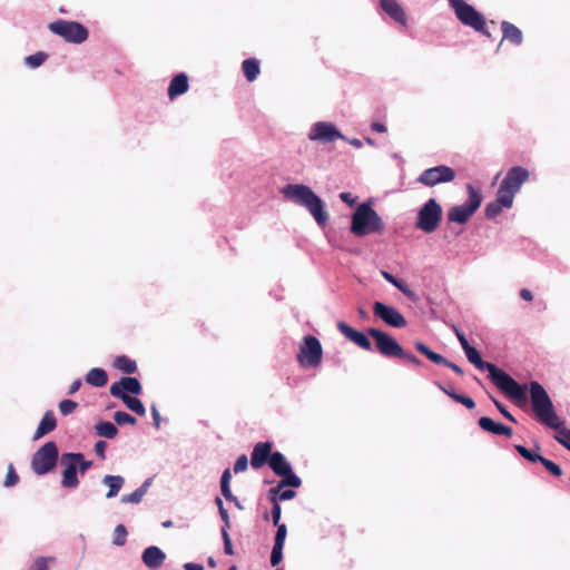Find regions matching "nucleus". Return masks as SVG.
<instances>
[{
    "instance_id": "14",
    "label": "nucleus",
    "mask_w": 570,
    "mask_h": 570,
    "mask_svg": "<svg viewBox=\"0 0 570 570\" xmlns=\"http://www.w3.org/2000/svg\"><path fill=\"white\" fill-rule=\"evenodd\" d=\"M75 452H65L60 456V464L63 468L61 472V485L66 489H76L79 485V468Z\"/></svg>"
},
{
    "instance_id": "33",
    "label": "nucleus",
    "mask_w": 570,
    "mask_h": 570,
    "mask_svg": "<svg viewBox=\"0 0 570 570\" xmlns=\"http://www.w3.org/2000/svg\"><path fill=\"white\" fill-rule=\"evenodd\" d=\"M95 433L101 438L114 439L118 434V429H117L116 424L112 422L99 421L95 425Z\"/></svg>"
},
{
    "instance_id": "27",
    "label": "nucleus",
    "mask_w": 570,
    "mask_h": 570,
    "mask_svg": "<svg viewBox=\"0 0 570 570\" xmlns=\"http://www.w3.org/2000/svg\"><path fill=\"white\" fill-rule=\"evenodd\" d=\"M153 483V478H147L139 488L129 494H124L120 499L122 503L138 504L142 501L144 495L147 493Z\"/></svg>"
},
{
    "instance_id": "21",
    "label": "nucleus",
    "mask_w": 570,
    "mask_h": 570,
    "mask_svg": "<svg viewBox=\"0 0 570 570\" xmlns=\"http://www.w3.org/2000/svg\"><path fill=\"white\" fill-rule=\"evenodd\" d=\"M165 560L166 553L157 546H149L141 553V561L149 569L161 567Z\"/></svg>"
},
{
    "instance_id": "57",
    "label": "nucleus",
    "mask_w": 570,
    "mask_h": 570,
    "mask_svg": "<svg viewBox=\"0 0 570 570\" xmlns=\"http://www.w3.org/2000/svg\"><path fill=\"white\" fill-rule=\"evenodd\" d=\"M287 485H281V481L274 488H271L268 490V499L272 502V504H275V502L279 503L278 494L281 493L283 488H286Z\"/></svg>"
},
{
    "instance_id": "16",
    "label": "nucleus",
    "mask_w": 570,
    "mask_h": 570,
    "mask_svg": "<svg viewBox=\"0 0 570 570\" xmlns=\"http://www.w3.org/2000/svg\"><path fill=\"white\" fill-rule=\"evenodd\" d=\"M374 315L380 317L386 325L402 328L406 326L404 316L393 306L385 305L381 302L373 304Z\"/></svg>"
},
{
    "instance_id": "50",
    "label": "nucleus",
    "mask_w": 570,
    "mask_h": 570,
    "mask_svg": "<svg viewBox=\"0 0 570 570\" xmlns=\"http://www.w3.org/2000/svg\"><path fill=\"white\" fill-rule=\"evenodd\" d=\"M430 360L435 364L450 367L452 371H454L459 375L464 374L463 370L458 364L451 362L449 358H430Z\"/></svg>"
},
{
    "instance_id": "20",
    "label": "nucleus",
    "mask_w": 570,
    "mask_h": 570,
    "mask_svg": "<svg viewBox=\"0 0 570 570\" xmlns=\"http://www.w3.org/2000/svg\"><path fill=\"white\" fill-rule=\"evenodd\" d=\"M478 425L484 432H488L493 435H503L507 438H511L513 434V431L510 426L501 422H495L490 416H481L478 420Z\"/></svg>"
},
{
    "instance_id": "18",
    "label": "nucleus",
    "mask_w": 570,
    "mask_h": 570,
    "mask_svg": "<svg viewBox=\"0 0 570 570\" xmlns=\"http://www.w3.org/2000/svg\"><path fill=\"white\" fill-rule=\"evenodd\" d=\"M273 443L269 441L258 442L253 448L250 454V465L253 469L258 470L265 464L269 465L274 452L272 451Z\"/></svg>"
},
{
    "instance_id": "40",
    "label": "nucleus",
    "mask_w": 570,
    "mask_h": 570,
    "mask_svg": "<svg viewBox=\"0 0 570 570\" xmlns=\"http://www.w3.org/2000/svg\"><path fill=\"white\" fill-rule=\"evenodd\" d=\"M450 397L454 402L460 403L463 406H465L468 410H473L475 407L474 400L471 396L466 395V394H459L456 392H452L450 394Z\"/></svg>"
},
{
    "instance_id": "59",
    "label": "nucleus",
    "mask_w": 570,
    "mask_h": 570,
    "mask_svg": "<svg viewBox=\"0 0 570 570\" xmlns=\"http://www.w3.org/2000/svg\"><path fill=\"white\" fill-rule=\"evenodd\" d=\"M294 489L295 488L282 490L281 493L278 494L279 502L281 501H289V500L294 499L296 497V491Z\"/></svg>"
},
{
    "instance_id": "35",
    "label": "nucleus",
    "mask_w": 570,
    "mask_h": 570,
    "mask_svg": "<svg viewBox=\"0 0 570 570\" xmlns=\"http://www.w3.org/2000/svg\"><path fill=\"white\" fill-rule=\"evenodd\" d=\"M114 367L126 373L132 374L137 371L135 358H114Z\"/></svg>"
},
{
    "instance_id": "19",
    "label": "nucleus",
    "mask_w": 570,
    "mask_h": 570,
    "mask_svg": "<svg viewBox=\"0 0 570 570\" xmlns=\"http://www.w3.org/2000/svg\"><path fill=\"white\" fill-rule=\"evenodd\" d=\"M337 328L346 338H348L351 342H353L365 351L372 350V344L366 334L354 330L352 326H350L343 321H340L337 323Z\"/></svg>"
},
{
    "instance_id": "34",
    "label": "nucleus",
    "mask_w": 570,
    "mask_h": 570,
    "mask_svg": "<svg viewBox=\"0 0 570 570\" xmlns=\"http://www.w3.org/2000/svg\"><path fill=\"white\" fill-rule=\"evenodd\" d=\"M128 410L142 416L146 414V407L144 403L136 395H128L120 399Z\"/></svg>"
},
{
    "instance_id": "37",
    "label": "nucleus",
    "mask_w": 570,
    "mask_h": 570,
    "mask_svg": "<svg viewBox=\"0 0 570 570\" xmlns=\"http://www.w3.org/2000/svg\"><path fill=\"white\" fill-rule=\"evenodd\" d=\"M232 473L229 469H225L220 476V491L225 499H234V494L230 490Z\"/></svg>"
},
{
    "instance_id": "49",
    "label": "nucleus",
    "mask_w": 570,
    "mask_h": 570,
    "mask_svg": "<svg viewBox=\"0 0 570 570\" xmlns=\"http://www.w3.org/2000/svg\"><path fill=\"white\" fill-rule=\"evenodd\" d=\"M283 549L282 546H273L272 552H271V566L277 567L282 560H283Z\"/></svg>"
},
{
    "instance_id": "9",
    "label": "nucleus",
    "mask_w": 570,
    "mask_h": 570,
    "mask_svg": "<svg viewBox=\"0 0 570 570\" xmlns=\"http://www.w3.org/2000/svg\"><path fill=\"white\" fill-rule=\"evenodd\" d=\"M442 207L430 198L419 210L415 227L426 234L435 232L442 220Z\"/></svg>"
},
{
    "instance_id": "32",
    "label": "nucleus",
    "mask_w": 570,
    "mask_h": 570,
    "mask_svg": "<svg viewBox=\"0 0 570 570\" xmlns=\"http://www.w3.org/2000/svg\"><path fill=\"white\" fill-rule=\"evenodd\" d=\"M242 69L245 78L252 82L256 80L261 72L259 62L255 58L245 59L242 63Z\"/></svg>"
},
{
    "instance_id": "41",
    "label": "nucleus",
    "mask_w": 570,
    "mask_h": 570,
    "mask_svg": "<svg viewBox=\"0 0 570 570\" xmlns=\"http://www.w3.org/2000/svg\"><path fill=\"white\" fill-rule=\"evenodd\" d=\"M539 463H541L551 475L557 478L562 475L561 466L553 462L552 460L542 456Z\"/></svg>"
},
{
    "instance_id": "8",
    "label": "nucleus",
    "mask_w": 570,
    "mask_h": 570,
    "mask_svg": "<svg viewBox=\"0 0 570 570\" xmlns=\"http://www.w3.org/2000/svg\"><path fill=\"white\" fill-rule=\"evenodd\" d=\"M49 30L70 43H82L88 39V29L77 22L68 20H56L48 26Z\"/></svg>"
},
{
    "instance_id": "56",
    "label": "nucleus",
    "mask_w": 570,
    "mask_h": 570,
    "mask_svg": "<svg viewBox=\"0 0 570 570\" xmlns=\"http://www.w3.org/2000/svg\"><path fill=\"white\" fill-rule=\"evenodd\" d=\"M281 517H282L281 504L275 502V504H272V510H271V518H272V521H273L274 525L282 524L279 522L281 521Z\"/></svg>"
},
{
    "instance_id": "15",
    "label": "nucleus",
    "mask_w": 570,
    "mask_h": 570,
    "mask_svg": "<svg viewBox=\"0 0 570 570\" xmlns=\"http://www.w3.org/2000/svg\"><path fill=\"white\" fill-rule=\"evenodd\" d=\"M343 135L331 122L318 121L313 125L308 132V139L313 141H321L324 144L334 142L337 139H343Z\"/></svg>"
},
{
    "instance_id": "28",
    "label": "nucleus",
    "mask_w": 570,
    "mask_h": 570,
    "mask_svg": "<svg viewBox=\"0 0 570 570\" xmlns=\"http://www.w3.org/2000/svg\"><path fill=\"white\" fill-rule=\"evenodd\" d=\"M501 30L503 35V40H508L513 45H521L523 37L521 30L509 21H502Z\"/></svg>"
},
{
    "instance_id": "13",
    "label": "nucleus",
    "mask_w": 570,
    "mask_h": 570,
    "mask_svg": "<svg viewBox=\"0 0 570 570\" xmlns=\"http://www.w3.org/2000/svg\"><path fill=\"white\" fill-rule=\"evenodd\" d=\"M368 335L375 341L377 352L386 356H406L402 346L387 333L370 328Z\"/></svg>"
},
{
    "instance_id": "1",
    "label": "nucleus",
    "mask_w": 570,
    "mask_h": 570,
    "mask_svg": "<svg viewBox=\"0 0 570 570\" xmlns=\"http://www.w3.org/2000/svg\"><path fill=\"white\" fill-rule=\"evenodd\" d=\"M531 407L535 420L547 428L557 431L556 440L570 451V429L568 430L559 419L551 397L539 382L531 384Z\"/></svg>"
},
{
    "instance_id": "62",
    "label": "nucleus",
    "mask_w": 570,
    "mask_h": 570,
    "mask_svg": "<svg viewBox=\"0 0 570 570\" xmlns=\"http://www.w3.org/2000/svg\"><path fill=\"white\" fill-rule=\"evenodd\" d=\"M218 512H219L220 519L223 521L222 529H225L226 531H228V529L230 528V520H229L228 511L224 508V509H220Z\"/></svg>"
},
{
    "instance_id": "39",
    "label": "nucleus",
    "mask_w": 570,
    "mask_h": 570,
    "mask_svg": "<svg viewBox=\"0 0 570 570\" xmlns=\"http://www.w3.org/2000/svg\"><path fill=\"white\" fill-rule=\"evenodd\" d=\"M114 421L117 425H134L137 423V419L125 411H117L114 414Z\"/></svg>"
},
{
    "instance_id": "52",
    "label": "nucleus",
    "mask_w": 570,
    "mask_h": 570,
    "mask_svg": "<svg viewBox=\"0 0 570 570\" xmlns=\"http://www.w3.org/2000/svg\"><path fill=\"white\" fill-rule=\"evenodd\" d=\"M220 532H222V539H223V543H224L225 554L233 556L235 552H234L233 542H232L228 531H226L225 529H220Z\"/></svg>"
},
{
    "instance_id": "63",
    "label": "nucleus",
    "mask_w": 570,
    "mask_h": 570,
    "mask_svg": "<svg viewBox=\"0 0 570 570\" xmlns=\"http://www.w3.org/2000/svg\"><path fill=\"white\" fill-rule=\"evenodd\" d=\"M340 198L342 202L346 203L350 206L355 204V198L352 197L351 193L343 191L340 194Z\"/></svg>"
},
{
    "instance_id": "22",
    "label": "nucleus",
    "mask_w": 570,
    "mask_h": 570,
    "mask_svg": "<svg viewBox=\"0 0 570 570\" xmlns=\"http://www.w3.org/2000/svg\"><path fill=\"white\" fill-rule=\"evenodd\" d=\"M380 7L395 22L406 24V13L396 0H380Z\"/></svg>"
},
{
    "instance_id": "38",
    "label": "nucleus",
    "mask_w": 570,
    "mask_h": 570,
    "mask_svg": "<svg viewBox=\"0 0 570 570\" xmlns=\"http://www.w3.org/2000/svg\"><path fill=\"white\" fill-rule=\"evenodd\" d=\"M127 529L124 524H118L114 529L112 543L117 547H122L126 543Z\"/></svg>"
},
{
    "instance_id": "7",
    "label": "nucleus",
    "mask_w": 570,
    "mask_h": 570,
    "mask_svg": "<svg viewBox=\"0 0 570 570\" xmlns=\"http://www.w3.org/2000/svg\"><path fill=\"white\" fill-rule=\"evenodd\" d=\"M534 382L535 381H530L529 384H521L510 374L503 372L494 385L509 399L522 405L529 401V397L531 399V384Z\"/></svg>"
},
{
    "instance_id": "61",
    "label": "nucleus",
    "mask_w": 570,
    "mask_h": 570,
    "mask_svg": "<svg viewBox=\"0 0 570 570\" xmlns=\"http://www.w3.org/2000/svg\"><path fill=\"white\" fill-rule=\"evenodd\" d=\"M150 412H151V416H153V421H154V426L157 430H159L160 429L161 416H160V413H159L156 404H151Z\"/></svg>"
},
{
    "instance_id": "11",
    "label": "nucleus",
    "mask_w": 570,
    "mask_h": 570,
    "mask_svg": "<svg viewBox=\"0 0 570 570\" xmlns=\"http://www.w3.org/2000/svg\"><path fill=\"white\" fill-rule=\"evenodd\" d=\"M469 199L466 203L452 207L448 213V219L450 222L464 224L480 207L482 196L471 185H468Z\"/></svg>"
},
{
    "instance_id": "48",
    "label": "nucleus",
    "mask_w": 570,
    "mask_h": 570,
    "mask_svg": "<svg viewBox=\"0 0 570 570\" xmlns=\"http://www.w3.org/2000/svg\"><path fill=\"white\" fill-rule=\"evenodd\" d=\"M323 358H296L301 370L313 368L321 365Z\"/></svg>"
},
{
    "instance_id": "29",
    "label": "nucleus",
    "mask_w": 570,
    "mask_h": 570,
    "mask_svg": "<svg viewBox=\"0 0 570 570\" xmlns=\"http://www.w3.org/2000/svg\"><path fill=\"white\" fill-rule=\"evenodd\" d=\"M105 485L108 487V492L106 494L107 499L115 498L119 491L121 490L125 479L121 475H105L101 481Z\"/></svg>"
},
{
    "instance_id": "53",
    "label": "nucleus",
    "mask_w": 570,
    "mask_h": 570,
    "mask_svg": "<svg viewBox=\"0 0 570 570\" xmlns=\"http://www.w3.org/2000/svg\"><path fill=\"white\" fill-rule=\"evenodd\" d=\"M399 291H401L407 298L414 301L416 298L415 293L407 286L404 281L397 279L396 284H393Z\"/></svg>"
},
{
    "instance_id": "6",
    "label": "nucleus",
    "mask_w": 570,
    "mask_h": 570,
    "mask_svg": "<svg viewBox=\"0 0 570 570\" xmlns=\"http://www.w3.org/2000/svg\"><path fill=\"white\" fill-rule=\"evenodd\" d=\"M530 173L527 168L521 166L511 167L498 189L501 193V200L505 202V204L510 203V199L513 202L515 194L520 191L522 185L528 181Z\"/></svg>"
},
{
    "instance_id": "42",
    "label": "nucleus",
    "mask_w": 570,
    "mask_h": 570,
    "mask_svg": "<svg viewBox=\"0 0 570 570\" xmlns=\"http://www.w3.org/2000/svg\"><path fill=\"white\" fill-rule=\"evenodd\" d=\"M47 57V53L42 51L36 52L26 58V65L30 68H38L46 61Z\"/></svg>"
},
{
    "instance_id": "31",
    "label": "nucleus",
    "mask_w": 570,
    "mask_h": 570,
    "mask_svg": "<svg viewBox=\"0 0 570 570\" xmlns=\"http://www.w3.org/2000/svg\"><path fill=\"white\" fill-rule=\"evenodd\" d=\"M86 382L95 387H102L108 382V374L101 367H94L87 373Z\"/></svg>"
},
{
    "instance_id": "64",
    "label": "nucleus",
    "mask_w": 570,
    "mask_h": 570,
    "mask_svg": "<svg viewBox=\"0 0 570 570\" xmlns=\"http://www.w3.org/2000/svg\"><path fill=\"white\" fill-rule=\"evenodd\" d=\"M185 570H204V566L195 562H187L184 564Z\"/></svg>"
},
{
    "instance_id": "58",
    "label": "nucleus",
    "mask_w": 570,
    "mask_h": 570,
    "mask_svg": "<svg viewBox=\"0 0 570 570\" xmlns=\"http://www.w3.org/2000/svg\"><path fill=\"white\" fill-rule=\"evenodd\" d=\"M106 448H107V442L106 441H97L96 444H95V448H94V451L95 453L101 459V460H105L106 459Z\"/></svg>"
},
{
    "instance_id": "45",
    "label": "nucleus",
    "mask_w": 570,
    "mask_h": 570,
    "mask_svg": "<svg viewBox=\"0 0 570 570\" xmlns=\"http://www.w3.org/2000/svg\"><path fill=\"white\" fill-rule=\"evenodd\" d=\"M277 528L275 537H274V544L275 546H282L284 547L286 535H287V527L285 523L275 525Z\"/></svg>"
},
{
    "instance_id": "47",
    "label": "nucleus",
    "mask_w": 570,
    "mask_h": 570,
    "mask_svg": "<svg viewBox=\"0 0 570 570\" xmlns=\"http://www.w3.org/2000/svg\"><path fill=\"white\" fill-rule=\"evenodd\" d=\"M18 482H19V475L17 474L13 464L10 463L8 466V473L6 475L3 485L6 488H10V487L16 485Z\"/></svg>"
},
{
    "instance_id": "55",
    "label": "nucleus",
    "mask_w": 570,
    "mask_h": 570,
    "mask_svg": "<svg viewBox=\"0 0 570 570\" xmlns=\"http://www.w3.org/2000/svg\"><path fill=\"white\" fill-rule=\"evenodd\" d=\"M247 466H248V459L245 454H242L235 461L233 469H234L235 473H240V472L246 471Z\"/></svg>"
},
{
    "instance_id": "4",
    "label": "nucleus",
    "mask_w": 570,
    "mask_h": 570,
    "mask_svg": "<svg viewBox=\"0 0 570 570\" xmlns=\"http://www.w3.org/2000/svg\"><path fill=\"white\" fill-rule=\"evenodd\" d=\"M450 7L453 9L456 19L465 27L480 32L488 38L491 37L487 29V20L474 7L464 0H449Z\"/></svg>"
},
{
    "instance_id": "36",
    "label": "nucleus",
    "mask_w": 570,
    "mask_h": 570,
    "mask_svg": "<svg viewBox=\"0 0 570 570\" xmlns=\"http://www.w3.org/2000/svg\"><path fill=\"white\" fill-rule=\"evenodd\" d=\"M514 449L524 460L531 463H538L542 458V455L539 454L537 451L528 449L522 444H515Z\"/></svg>"
},
{
    "instance_id": "30",
    "label": "nucleus",
    "mask_w": 570,
    "mask_h": 570,
    "mask_svg": "<svg viewBox=\"0 0 570 570\" xmlns=\"http://www.w3.org/2000/svg\"><path fill=\"white\" fill-rule=\"evenodd\" d=\"M501 199H502L501 193L498 190L497 198L485 206L484 213L488 218H494L502 212L503 208L512 207L513 202L511 199H510V203H507V204H505V202H502Z\"/></svg>"
},
{
    "instance_id": "43",
    "label": "nucleus",
    "mask_w": 570,
    "mask_h": 570,
    "mask_svg": "<svg viewBox=\"0 0 570 570\" xmlns=\"http://www.w3.org/2000/svg\"><path fill=\"white\" fill-rule=\"evenodd\" d=\"M78 406V403L70 399L59 402V411L63 416L71 414Z\"/></svg>"
},
{
    "instance_id": "60",
    "label": "nucleus",
    "mask_w": 570,
    "mask_h": 570,
    "mask_svg": "<svg viewBox=\"0 0 570 570\" xmlns=\"http://www.w3.org/2000/svg\"><path fill=\"white\" fill-rule=\"evenodd\" d=\"M415 348L422 353L424 356H441L440 354L431 351L425 344H423L422 342H416L415 343Z\"/></svg>"
},
{
    "instance_id": "44",
    "label": "nucleus",
    "mask_w": 570,
    "mask_h": 570,
    "mask_svg": "<svg viewBox=\"0 0 570 570\" xmlns=\"http://www.w3.org/2000/svg\"><path fill=\"white\" fill-rule=\"evenodd\" d=\"M456 335H458L459 341L465 352V356H481L479 354V352L476 351V348H474L473 346L470 345L466 337L462 333L456 331Z\"/></svg>"
},
{
    "instance_id": "26",
    "label": "nucleus",
    "mask_w": 570,
    "mask_h": 570,
    "mask_svg": "<svg viewBox=\"0 0 570 570\" xmlns=\"http://www.w3.org/2000/svg\"><path fill=\"white\" fill-rule=\"evenodd\" d=\"M470 363H472L480 371H488V377L490 381L495 384L499 377L504 372L499 368L495 364L487 362L484 358H468Z\"/></svg>"
},
{
    "instance_id": "10",
    "label": "nucleus",
    "mask_w": 570,
    "mask_h": 570,
    "mask_svg": "<svg viewBox=\"0 0 570 570\" xmlns=\"http://www.w3.org/2000/svg\"><path fill=\"white\" fill-rule=\"evenodd\" d=\"M268 466L277 476L282 478L281 485H288V488L302 485V479L294 472L292 464L282 452L274 451Z\"/></svg>"
},
{
    "instance_id": "46",
    "label": "nucleus",
    "mask_w": 570,
    "mask_h": 570,
    "mask_svg": "<svg viewBox=\"0 0 570 570\" xmlns=\"http://www.w3.org/2000/svg\"><path fill=\"white\" fill-rule=\"evenodd\" d=\"M75 455L76 458H79L76 460L78 462L79 473L83 475L89 469L92 468L94 462L90 460H86L83 453L81 452H75Z\"/></svg>"
},
{
    "instance_id": "54",
    "label": "nucleus",
    "mask_w": 570,
    "mask_h": 570,
    "mask_svg": "<svg viewBox=\"0 0 570 570\" xmlns=\"http://www.w3.org/2000/svg\"><path fill=\"white\" fill-rule=\"evenodd\" d=\"M53 561V558L38 557L31 564L29 570H49L48 561Z\"/></svg>"
},
{
    "instance_id": "24",
    "label": "nucleus",
    "mask_w": 570,
    "mask_h": 570,
    "mask_svg": "<svg viewBox=\"0 0 570 570\" xmlns=\"http://www.w3.org/2000/svg\"><path fill=\"white\" fill-rule=\"evenodd\" d=\"M57 428V420L53 411L48 410L39 422V425L35 432L33 440H39L45 435L49 434Z\"/></svg>"
},
{
    "instance_id": "3",
    "label": "nucleus",
    "mask_w": 570,
    "mask_h": 570,
    "mask_svg": "<svg viewBox=\"0 0 570 570\" xmlns=\"http://www.w3.org/2000/svg\"><path fill=\"white\" fill-rule=\"evenodd\" d=\"M384 223L370 204H361L352 215L351 232L358 237L372 233H382Z\"/></svg>"
},
{
    "instance_id": "23",
    "label": "nucleus",
    "mask_w": 570,
    "mask_h": 570,
    "mask_svg": "<svg viewBox=\"0 0 570 570\" xmlns=\"http://www.w3.org/2000/svg\"><path fill=\"white\" fill-rule=\"evenodd\" d=\"M297 356H322V345L317 337L307 335L299 345Z\"/></svg>"
},
{
    "instance_id": "12",
    "label": "nucleus",
    "mask_w": 570,
    "mask_h": 570,
    "mask_svg": "<svg viewBox=\"0 0 570 570\" xmlns=\"http://www.w3.org/2000/svg\"><path fill=\"white\" fill-rule=\"evenodd\" d=\"M454 178L455 171L453 168L439 165L423 170L416 180L426 187H434L438 184L450 183L454 180Z\"/></svg>"
},
{
    "instance_id": "2",
    "label": "nucleus",
    "mask_w": 570,
    "mask_h": 570,
    "mask_svg": "<svg viewBox=\"0 0 570 570\" xmlns=\"http://www.w3.org/2000/svg\"><path fill=\"white\" fill-rule=\"evenodd\" d=\"M282 191L286 198L292 199L294 203L301 206H304L320 226H325L328 219V215L324 210V204L322 199L308 186L289 184L286 185Z\"/></svg>"
},
{
    "instance_id": "17",
    "label": "nucleus",
    "mask_w": 570,
    "mask_h": 570,
    "mask_svg": "<svg viewBox=\"0 0 570 570\" xmlns=\"http://www.w3.org/2000/svg\"><path fill=\"white\" fill-rule=\"evenodd\" d=\"M141 391L142 386L139 380L134 376H122L109 387V393L117 399L128 395H139Z\"/></svg>"
},
{
    "instance_id": "25",
    "label": "nucleus",
    "mask_w": 570,
    "mask_h": 570,
    "mask_svg": "<svg viewBox=\"0 0 570 570\" xmlns=\"http://www.w3.org/2000/svg\"><path fill=\"white\" fill-rule=\"evenodd\" d=\"M188 77L185 73L176 75L168 87V97L174 100L176 97L185 94L188 90Z\"/></svg>"
},
{
    "instance_id": "51",
    "label": "nucleus",
    "mask_w": 570,
    "mask_h": 570,
    "mask_svg": "<svg viewBox=\"0 0 570 570\" xmlns=\"http://www.w3.org/2000/svg\"><path fill=\"white\" fill-rule=\"evenodd\" d=\"M492 402L493 404L495 405V407L498 409V411L507 419L509 420L510 422L512 423H517V419L513 416V414L507 409V406L501 403L499 400L492 397Z\"/></svg>"
},
{
    "instance_id": "5",
    "label": "nucleus",
    "mask_w": 570,
    "mask_h": 570,
    "mask_svg": "<svg viewBox=\"0 0 570 570\" xmlns=\"http://www.w3.org/2000/svg\"><path fill=\"white\" fill-rule=\"evenodd\" d=\"M59 459L58 445L55 441H48L32 455L31 469L37 475H45L52 471Z\"/></svg>"
}]
</instances>
